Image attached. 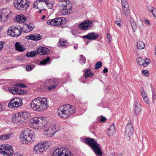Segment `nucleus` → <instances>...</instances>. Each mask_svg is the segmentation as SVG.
<instances>
[{
    "mask_svg": "<svg viewBox=\"0 0 156 156\" xmlns=\"http://www.w3.org/2000/svg\"><path fill=\"white\" fill-rule=\"evenodd\" d=\"M43 118L41 117H35L31 119L29 121L30 126L35 129H44V134L48 136L51 137L54 134L61 129L60 126L58 124H46L43 125Z\"/></svg>",
    "mask_w": 156,
    "mask_h": 156,
    "instance_id": "nucleus-1",
    "label": "nucleus"
},
{
    "mask_svg": "<svg viewBox=\"0 0 156 156\" xmlns=\"http://www.w3.org/2000/svg\"><path fill=\"white\" fill-rule=\"evenodd\" d=\"M20 139L21 142L24 144L32 143L34 139L33 131L29 129H24L20 133Z\"/></svg>",
    "mask_w": 156,
    "mask_h": 156,
    "instance_id": "nucleus-2",
    "label": "nucleus"
},
{
    "mask_svg": "<svg viewBox=\"0 0 156 156\" xmlns=\"http://www.w3.org/2000/svg\"><path fill=\"white\" fill-rule=\"evenodd\" d=\"M75 109L73 106L69 105L60 106L58 108V115L61 117L66 119L69 115L75 112Z\"/></svg>",
    "mask_w": 156,
    "mask_h": 156,
    "instance_id": "nucleus-3",
    "label": "nucleus"
},
{
    "mask_svg": "<svg viewBox=\"0 0 156 156\" xmlns=\"http://www.w3.org/2000/svg\"><path fill=\"white\" fill-rule=\"evenodd\" d=\"M51 146V143L49 142L39 143L34 146L33 148L34 152L37 154H43Z\"/></svg>",
    "mask_w": 156,
    "mask_h": 156,
    "instance_id": "nucleus-4",
    "label": "nucleus"
},
{
    "mask_svg": "<svg viewBox=\"0 0 156 156\" xmlns=\"http://www.w3.org/2000/svg\"><path fill=\"white\" fill-rule=\"evenodd\" d=\"M84 141L87 145L91 147L96 154L100 156L102 155V153L99 145L94 139L86 138L85 139Z\"/></svg>",
    "mask_w": 156,
    "mask_h": 156,
    "instance_id": "nucleus-5",
    "label": "nucleus"
},
{
    "mask_svg": "<svg viewBox=\"0 0 156 156\" xmlns=\"http://www.w3.org/2000/svg\"><path fill=\"white\" fill-rule=\"evenodd\" d=\"M28 117L27 113L17 112L12 115V120L13 122L16 124H22Z\"/></svg>",
    "mask_w": 156,
    "mask_h": 156,
    "instance_id": "nucleus-6",
    "label": "nucleus"
},
{
    "mask_svg": "<svg viewBox=\"0 0 156 156\" xmlns=\"http://www.w3.org/2000/svg\"><path fill=\"white\" fill-rule=\"evenodd\" d=\"M14 6L17 9L23 11L26 10L30 6V3L27 0H14Z\"/></svg>",
    "mask_w": 156,
    "mask_h": 156,
    "instance_id": "nucleus-7",
    "label": "nucleus"
},
{
    "mask_svg": "<svg viewBox=\"0 0 156 156\" xmlns=\"http://www.w3.org/2000/svg\"><path fill=\"white\" fill-rule=\"evenodd\" d=\"M59 83V80L57 78L47 79L44 83L43 86L45 88L51 90L55 89Z\"/></svg>",
    "mask_w": 156,
    "mask_h": 156,
    "instance_id": "nucleus-8",
    "label": "nucleus"
},
{
    "mask_svg": "<svg viewBox=\"0 0 156 156\" xmlns=\"http://www.w3.org/2000/svg\"><path fill=\"white\" fill-rule=\"evenodd\" d=\"M0 153L7 156H11L13 153L12 146L8 144H2L0 146Z\"/></svg>",
    "mask_w": 156,
    "mask_h": 156,
    "instance_id": "nucleus-9",
    "label": "nucleus"
},
{
    "mask_svg": "<svg viewBox=\"0 0 156 156\" xmlns=\"http://www.w3.org/2000/svg\"><path fill=\"white\" fill-rule=\"evenodd\" d=\"M60 5L63 8L61 12L63 15H66L71 13L72 5L69 0H66V1L61 3Z\"/></svg>",
    "mask_w": 156,
    "mask_h": 156,
    "instance_id": "nucleus-10",
    "label": "nucleus"
},
{
    "mask_svg": "<svg viewBox=\"0 0 156 156\" xmlns=\"http://www.w3.org/2000/svg\"><path fill=\"white\" fill-rule=\"evenodd\" d=\"M12 15L10 9L6 8L0 10V21L5 22Z\"/></svg>",
    "mask_w": 156,
    "mask_h": 156,
    "instance_id": "nucleus-11",
    "label": "nucleus"
},
{
    "mask_svg": "<svg viewBox=\"0 0 156 156\" xmlns=\"http://www.w3.org/2000/svg\"><path fill=\"white\" fill-rule=\"evenodd\" d=\"M23 104L22 100L20 98H14L11 99L8 104L10 108L16 109Z\"/></svg>",
    "mask_w": 156,
    "mask_h": 156,
    "instance_id": "nucleus-12",
    "label": "nucleus"
},
{
    "mask_svg": "<svg viewBox=\"0 0 156 156\" xmlns=\"http://www.w3.org/2000/svg\"><path fill=\"white\" fill-rule=\"evenodd\" d=\"M22 33L21 29L19 27H10L8 29V34L11 37H17L20 36Z\"/></svg>",
    "mask_w": 156,
    "mask_h": 156,
    "instance_id": "nucleus-13",
    "label": "nucleus"
},
{
    "mask_svg": "<svg viewBox=\"0 0 156 156\" xmlns=\"http://www.w3.org/2000/svg\"><path fill=\"white\" fill-rule=\"evenodd\" d=\"M39 101V106L40 107V111L47 109L48 107L47 99L45 98H38Z\"/></svg>",
    "mask_w": 156,
    "mask_h": 156,
    "instance_id": "nucleus-14",
    "label": "nucleus"
},
{
    "mask_svg": "<svg viewBox=\"0 0 156 156\" xmlns=\"http://www.w3.org/2000/svg\"><path fill=\"white\" fill-rule=\"evenodd\" d=\"M93 23L91 21L86 20L80 24L78 25L79 28L81 30H88L93 26Z\"/></svg>",
    "mask_w": 156,
    "mask_h": 156,
    "instance_id": "nucleus-15",
    "label": "nucleus"
},
{
    "mask_svg": "<svg viewBox=\"0 0 156 156\" xmlns=\"http://www.w3.org/2000/svg\"><path fill=\"white\" fill-rule=\"evenodd\" d=\"M63 20L61 17H57L52 20H49L47 23L53 26H58L62 24Z\"/></svg>",
    "mask_w": 156,
    "mask_h": 156,
    "instance_id": "nucleus-16",
    "label": "nucleus"
},
{
    "mask_svg": "<svg viewBox=\"0 0 156 156\" xmlns=\"http://www.w3.org/2000/svg\"><path fill=\"white\" fill-rule=\"evenodd\" d=\"M122 10L125 15L128 16L129 13V8L126 0H121Z\"/></svg>",
    "mask_w": 156,
    "mask_h": 156,
    "instance_id": "nucleus-17",
    "label": "nucleus"
},
{
    "mask_svg": "<svg viewBox=\"0 0 156 156\" xmlns=\"http://www.w3.org/2000/svg\"><path fill=\"white\" fill-rule=\"evenodd\" d=\"M30 106L34 110L40 112V107L39 106V101L38 98L32 100L31 102Z\"/></svg>",
    "mask_w": 156,
    "mask_h": 156,
    "instance_id": "nucleus-18",
    "label": "nucleus"
},
{
    "mask_svg": "<svg viewBox=\"0 0 156 156\" xmlns=\"http://www.w3.org/2000/svg\"><path fill=\"white\" fill-rule=\"evenodd\" d=\"M133 124L131 123L128 124L126 128L125 135L129 138L130 136L133 134Z\"/></svg>",
    "mask_w": 156,
    "mask_h": 156,
    "instance_id": "nucleus-19",
    "label": "nucleus"
},
{
    "mask_svg": "<svg viewBox=\"0 0 156 156\" xmlns=\"http://www.w3.org/2000/svg\"><path fill=\"white\" fill-rule=\"evenodd\" d=\"M98 34L94 32L88 33L87 35L83 36V38L90 40H95L98 37Z\"/></svg>",
    "mask_w": 156,
    "mask_h": 156,
    "instance_id": "nucleus-20",
    "label": "nucleus"
},
{
    "mask_svg": "<svg viewBox=\"0 0 156 156\" xmlns=\"http://www.w3.org/2000/svg\"><path fill=\"white\" fill-rule=\"evenodd\" d=\"M137 64L140 66H143L145 67L150 62V60L148 58H146L144 60L141 58H138L136 59Z\"/></svg>",
    "mask_w": 156,
    "mask_h": 156,
    "instance_id": "nucleus-21",
    "label": "nucleus"
},
{
    "mask_svg": "<svg viewBox=\"0 0 156 156\" xmlns=\"http://www.w3.org/2000/svg\"><path fill=\"white\" fill-rule=\"evenodd\" d=\"M10 92L14 94H23L24 91L16 87H11L9 88Z\"/></svg>",
    "mask_w": 156,
    "mask_h": 156,
    "instance_id": "nucleus-22",
    "label": "nucleus"
},
{
    "mask_svg": "<svg viewBox=\"0 0 156 156\" xmlns=\"http://www.w3.org/2000/svg\"><path fill=\"white\" fill-rule=\"evenodd\" d=\"M134 108L135 113L136 115H137L140 113L141 109V106L138 101H135Z\"/></svg>",
    "mask_w": 156,
    "mask_h": 156,
    "instance_id": "nucleus-23",
    "label": "nucleus"
},
{
    "mask_svg": "<svg viewBox=\"0 0 156 156\" xmlns=\"http://www.w3.org/2000/svg\"><path fill=\"white\" fill-rule=\"evenodd\" d=\"M62 156H73L72 153L66 148L61 147Z\"/></svg>",
    "mask_w": 156,
    "mask_h": 156,
    "instance_id": "nucleus-24",
    "label": "nucleus"
},
{
    "mask_svg": "<svg viewBox=\"0 0 156 156\" xmlns=\"http://www.w3.org/2000/svg\"><path fill=\"white\" fill-rule=\"evenodd\" d=\"M37 52L40 55H47L49 53V49L45 47H40L37 49Z\"/></svg>",
    "mask_w": 156,
    "mask_h": 156,
    "instance_id": "nucleus-25",
    "label": "nucleus"
},
{
    "mask_svg": "<svg viewBox=\"0 0 156 156\" xmlns=\"http://www.w3.org/2000/svg\"><path fill=\"white\" fill-rule=\"evenodd\" d=\"M15 49L20 52H23L26 50V48L20 42H16L15 44Z\"/></svg>",
    "mask_w": 156,
    "mask_h": 156,
    "instance_id": "nucleus-26",
    "label": "nucleus"
},
{
    "mask_svg": "<svg viewBox=\"0 0 156 156\" xmlns=\"http://www.w3.org/2000/svg\"><path fill=\"white\" fill-rule=\"evenodd\" d=\"M26 18L23 15H18L16 16V20L20 23H23L26 20Z\"/></svg>",
    "mask_w": 156,
    "mask_h": 156,
    "instance_id": "nucleus-27",
    "label": "nucleus"
},
{
    "mask_svg": "<svg viewBox=\"0 0 156 156\" xmlns=\"http://www.w3.org/2000/svg\"><path fill=\"white\" fill-rule=\"evenodd\" d=\"M61 148L56 149L52 153V156H62Z\"/></svg>",
    "mask_w": 156,
    "mask_h": 156,
    "instance_id": "nucleus-28",
    "label": "nucleus"
},
{
    "mask_svg": "<svg viewBox=\"0 0 156 156\" xmlns=\"http://www.w3.org/2000/svg\"><path fill=\"white\" fill-rule=\"evenodd\" d=\"M115 130V126L114 124H113L110 126L108 129V135L109 136H112Z\"/></svg>",
    "mask_w": 156,
    "mask_h": 156,
    "instance_id": "nucleus-29",
    "label": "nucleus"
},
{
    "mask_svg": "<svg viewBox=\"0 0 156 156\" xmlns=\"http://www.w3.org/2000/svg\"><path fill=\"white\" fill-rule=\"evenodd\" d=\"M148 10L152 13L154 18H156V8L150 6L148 7Z\"/></svg>",
    "mask_w": 156,
    "mask_h": 156,
    "instance_id": "nucleus-30",
    "label": "nucleus"
},
{
    "mask_svg": "<svg viewBox=\"0 0 156 156\" xmlns=\"http://www.w3.org/2000/svg\"><path fill=\"white\" fill-rule=\"evenodd\" d=\"M28 27H29V25L27 24H24L22 27H21L20 26H19L22 33V32L26 33L29 32V30H28Z\"/></svg>",
    "mask_w": 156,
    "mask_h": 156,
    "instance_id": "nucleus-31",
    "label": "nucleus"
},
{
    "mask_svg": "<svg viewBox=\"0 0 156 156\" xmlns=\"http://www.w3.org/2000/svg\"><path fill=\"white\" fill-rule=\"evenodd\" d=\"M68 44L64 40L60 39L58 44V46L59 47L64 48Z\"/></svg>",
    "mask_w": 156,
    "mask_h": 156,
    "instance_id": "nucleus-32",
    "label": "nucleus"
},
{
    "mask_svg": "<svg viewBox=\"0 0 156 156\" xmlns=\"http://www.w3.org/2000/svg\"><path fill=\"white\" fill-rule=\"evenodd\" d=\"M38 52L37 49L36 51H32L26 53V55L28 57H33L35 56Z\"/></svg>",
    "mask_w": 156,
    "mask_h": 156,
    "instance_id": "nucleus-33",
    "label": "nucleus"
},
{
    "mask_svg": "<svg viewBox=\"0 0 156 156\" xmlns=\"http://www.w3.org/2000/svg\"><path fill=\"white\" fill-rule=\"evenodd\" d=\"M136 46L138 49H142L145 47V44L142 41H139L137 42Z\"/></svg>",
    "mask_w": 156,
    "mask_h": 156,
    "instance_id": "nucleus-34",
    "label": "nucleus"
},
{
    "mask_svg": "<svg viewBox=\"0 0 156 156\" xmlns=\"http://www.w3.org/2000/svg\"><path fill=\"white\" fill-rule=\"evenodd\" d=\"M94 75V74L92 73L90 69H86L85 70V79L89 76H90L91 78H92V76Z\"/></svg>",
    "mask_w": 156,
    "mask_h": 156,
    "instance_id": "nucleus-35",
    "label": "nucleus"
},
{
    "mask_svg": "<svg viewBox=\"0 0 156 156\" xmlns=\"http://www.w3.org/2000/svg\"><path fill=\"white\" fill-rule=\"evenodd\" d=\"M130 22L131 27L134 31V30L137 28L136 23L133 20H130Z\"/></svg>",
    "mask_w": 156,
    "mask_h": 156,
    "instance_id": "nucleus-36",
    "label": "nucleus"
},
{
    "mask_svg": "<svg viewBox=\"0 0 156 156\" xmlns=\"http://www.w3.org/2000/svg\"><path fill=\"white\" fill-rule=\"evenodd\" d=\"M50 57H47L45 59L40 62V63L41 65H46L47 63L50 61Z\"/></svg>",
    "mask_w": 156,
    "mask_h": 156,
    "instance_id": "nucleus-37",
    "label": "nucleus"
},
{
    "mask_svg": "<svg viewBox=\"0 0 156 156\" xmlns=\"http://www.w3.org/2000/svg\"><path fill=\"white\" fill-rule=\"evenodd\" d=\"M80 57H81V58L80 61V63L81 64H85L86 62V59L82 55H80Z\"/></svg>",
    "mask_w": 156,
    "mask_h": 156,
    "instance_id": "nucleus-38",
    "label": "nucleus"
},
{
    "mask_svg": "<svg viewBox=\"0 0 156 156\" xmlns=\"http://www.w3.org/2000/svg\"><path fill=\"white\" fill-rule=\"evenodd\" d=\"M34 41L39 40L41 39V36L37 34H34Z\"/></svg>",
    "mask_w": 156,
    "mask_h": 156,
    "instance_id": "nucleus-39",
    "label": "nucleus"
},
{
    "mask_svg": "<svg viewBox=\"0 0 156 156\" xmlns=\"http://www.w3.org/2000/svg\"><path fill=\"white\" fill-rule=\"evenodd\" d=\"M102 66V63L100 61L97 62L95 65V69H98L101 68Z\"/></svg>",
    "mask_w": 156,
    "mask_h": 156,
    "instance_id": "nucleus-40",
    "label": "nucleus"
},
{
    "mask_svg": "<svg viewBox=\"0 0 156 156\" xmlns=\"http://www.w3.org/2000/svg\"><path fill=\"white\" fill-rule=\"evenodd\" d=\"M34 34H31L29 36L26 37L25 38L28 40H31L34 41Z\"/></svg>",
    "mask_w": 156,
    "mask_h": 156,
    "instance_id": "nucleus-41",
    "label": "nucleus"
},
{
    "mask_svg": "<svg viewBox=\"0 0 156 156\" xmlns=\"http://www.w3.org/2000/svg\"><path fill=\"white\" fill-rule=\"evenodd\" d=\"M156 99V95L155 92L154 91H152V102L153 103H154Z\"/></svg>",
    "mask_w": 156,
    "mask_h": 156,
    "instance_id": "nucleus-42",
    "label": "nucleus"
},
{
    "mask_svg": "<svg viewBox=\"0 0 156 156\" xmlns=\"http://www.w3.org/2000/svg\"><path fill=\"white\" fill-rule=\"evenodd\" d=\"M48 0H37L35 2L33 5L34 7V8L36 7L35 5L36 4H38V2H44V3L47 1Z\"/></svg>",
    "mask_w": 156,
    "mask_h": 156,
    "instance_id": "nucleus-43",
    "label": "nucleus"
},
{
    "mask_svg": "<svg viewBox=\"0 0 156 156\" xmlns=\"http://www.w3.org/2000/svg\"><path fill=\"white\" fill-rule=\"evenodd\" d=\"M15 86L20 88H24L26 87L25 85L21 83H16V84Z\"/></svg>",
    "mask_w": 156,
    "mask_h": 156,
    "instance_id": "nucleus-44",
    "label": "nucleus"
},
{
    "mask_svg": "<svg viewBox=\"0 0 156 156\" xmlns=\"http://www.w3.org/2000/svg\"><path fill=\"white\" fill-rule=\"evenodd\" d=\"M45 3L47 5L48 7L49 8H51L52 7V3H51L49 2V0H48L46 2H45Z\"/></svg>",
    "mask_w": 156,
    "mask_h": 156,
    "instance_id": "nucleus-45",
    "label": "nucleus"
},
{
    "mask_svg": "<svg viewBox=\"0 0 156 156\" xmlns=\"http://www.w3.org/2000/svg\"><path fill=\"white\" fill-rule=\"evenodd\" d=\"M142 72L144 75L146 76H148L149 75V72L147 70H143Z\"/></svg>",
    "mask_w": 156,
    "mask_h": 156,
    "instance_id": "nucleus-46",
    "label": "nucleus"
},
{
    "mask_svg": "<svg viewBox=\"0 0 156 156\" xmlns=\"http://www.w3.org/2000/svg\"><path fill=\"white\" fill-rule=\"evenodd\" d=\"M5 135V137L6 138V139L7 140L12 137L14 136V134L13 133H11L9 134Z\"/></svg>",
    "mask_w": 156,
    "mask_h": 156,
    "instance_id": "nucleus-47",
    "label": "nucleus"
},
{
    "mask_svg": "<svg viewBox=\"0 0 156 156\" xmlns=\"http://www.w3.org/2000/svg\"><path fill=\"white\" fill-rule=\"evenodd\" d=\"M5 135V137L6 138V139L7 140L12 137L14 136V134L13 133H11L9 134Z\"/></svg>",
    "mask_w": 156,
    "mask_h": 156,
    "instance_id": "nucleus-48",
    "label": "nucleus"
},
{
    "mask_svg": "<svg viewBox=\"0 0 156 156\" xmlns=\"http://www.w3.org/2000/svg\"><path fill=\"white\" fill-rule=\"evenodd\" d=\"M5 135H0V140H6Z\"/></svg>",
    "mask_w": 156,
    "mask_h": 156,
    "instance_id": "nucleus-49",
    "label": "nucleus"
},
{
    "mask_svg": "<svg viewBox=\"0 0 156 156\" xmlns=\"http://www.w3.org/2000/svg\"><path fill=\"white\" fill-rule=\"evenodd\" d=\"M143 98V100L146 103H147V104H149V101L148 100V97H146L144 98Z\"/></svg>",
    "mask_w": 156,
    "mask_h": 156,
    "instance_id": "nucleus-50",
    "label": "nucleus"
},
{
    "mask_svg": "<svg viewBox=\"0 0 156 156\" xmlns=\"http://www.w3.org/2000/svg\"><path fill=\"white\" fill-rule=\"evenodd\" d=\"M141 94L143 98L147 97L146 93L144 91L141 90Z\"/></svg>",
    "mask_w": 156,
    "mask_h": 156,
    "instance_id": "nucleus-51",
    "label": "nucleus"
},
{
    "mask_svg": "<svg viewBox=\"0 0 156 156\" xmlns=\"http://www.w3.org/2000/svg\"><path fill=\"white\" fill-rule=\"evenodd\" d=\"M26 69L27 71H30L32 69L31 68V66L29 65H27L26 67Z\"/></svg>",
    "mask_w": 156,
    "mask_h": 156,
    "instance_id": "nucleus-52",
    "label": "nucleus"
},
{
    "mask_svg": "<svg viewBox=\"0 0 156 156\" xmlns=\"http://www.w3.org/2000/svg\"><path fill=\"white\" fill-rule=\"evenodd\" d=\"M107 37L108 39L109 43H110L111 42L112 37L110 36V35L108 34V33H107Z\"/></svg>",
    "mask_w": 156,
    "mask_h": 156,
    "instance_id": "nucleus-53",
    "label": "nucleus"
},
{
    "mask_svg": "<svg viewBox=\"0 0 156 156\" xmlns=\"http://www.w3.org/2000/svg\"><path fill=\"white\" fill-rule=\"evenodd\" d=\"M106 120V118L102 116L100 118V122H104Z\"/></svg>",
    "mask_w": 156,
    "mask_h": 156,
    "instance_id": "nucleus-54",
    "label": "nucleus"
},
{
    "mask_svg": "<svg viewBox=\"0 0 156 156\" xmlns=\"http://www.w3.org/2000/svg\"><path fill=\"white\" fill-rule=\"evenodd\" d=\"M115 23L118 26H119V27H121V25L120 24V21H116Z\"/></svg>",
    "mask_w": 156,
    "mask_h": 156,
    "instance_id": "nucleus-55",
    "label": "nucleus"
},
{
    "mask_svg": "<svg viewBox=\"0 0 156 156\" xmlns=\"http://www.w3.org/2000/svg\"><path fill=\"white\" fill-rule=\"evenodd\" d=\"M28 30H29V32L31 31L34 28L32 27V26L30 25H29V27L28 28Z\"/></svg>",
    "mask_w": 156,
    "mask_h": 156,
    "instance_id": "nucleus-56",
    "label": "nucleus"
},
{
    "mask_svg": "<svg viewBox=\"0 0 156 156\" xmlns=\"http://www.w3.org/2000/svg\"><path fill=\"white\" fill-rule=\"evenodd\" d=\"M144 23L146 24L150 25V22L147 19H145L144 20Z\"/></svg>",
    "mask_w": 156,
    "mask_h": 156,
    "instance_id": "nucleus-57",
    "label": "nucleus"
},
{
    "mask_svg": "<svg viewBox=\"0 0 156 156\" xmlns=\"http://www.w3.org/2000/svg\"><path fill=\"white\" fill-rule=\"evenodd\" d=\"M4 43L3 42H0V51L2 50Z\"/></svg>",
    "mask_w": 156,
    "mask_h": 156,
    "instance_id": "nucleus-58",
    "label": "nucleus"
},
{
    "mask_svg": "<svg viewBox=\"0 0 156 156\" xmlns=\"http://www.w3.org/2000/svg\"><path fill=\"white\" fill-rule=\"evenodd\" d=\"M108 69L107 68H106L104 69L103 71V72L104 73H106L108 72Z\"/></svg>",
    "mask_w": 156,
    "mask_h": 156,
    "instance_id": "nucleus-59",
    "label": "nucleus"
},
{
    "mask_svg": "<svg viewBox=\"0 0 156 156\" xmlns=\"http://www.w3.org/2000/svg\"><path fill=\"white\" fill-rule=\"evenodd\" d=\"M3 108L2 106L0 104V111H1L3 110Z\"/></svg>",
    "mask_w": 156,
    "mask_h": 156,
    "instance_id": "nucleus-60",
    "label": "nucleus"
},
{
    "mask_svg": "<svg viewBox=\"0 0 156 156\" xmlns=\"http://www.w3.org/2000/svg\"><path fill=\"white\" fill-rule=\"evenodd\" d=\"M59 1L62 3L66 1V0H59Z\"/></svg>",
    "mask_w": 156,
    "mask_h": 156,
    "instance_id": "nucleus-61",
    "label": "nucleus"
},
{
    "mask_svg": "<svg viewBox=\"0 0 156 156\" xmlns=\"http://www.w3.org/2000/svg\"><path fill=\"white\" fill-rule=\"evenodd\" d=\"M14 156H22V155H21L20 154H17V155H14Z\"/></svg>",
    "mask_w": 156,
    "mask_h": 156,
    "instance_id": "nucleus-62",
    "label": "nucleus"
},
{
    "mask_svg": "<svg viewBox=\"0 0 156 156\" xmlns=\"http://www.w3.org/2000/svg\"><path fill=\"white\" fill-rule=\"evenodd\" d=\"M45 16H42V18L41 19H42V20H43V19H44L45 18Z\"/></svg>",
    "mask_w": 156,
    "mask_h": 156,
    "instance_id": "nucleus-63",
    "label": "nucleus"
},
{
    "mask_svg": "<svg viewBox=\"0 0 156 156\" xmlns=\"http://www.w3.org/2000/svg\"><path fill=\"white\" fill-rule=\"evenodd\" d=\"M155 55H156V48H155Z\"/></svg>",
    "mask_w": 156,
    "mask_h": 156,
    "instance_id": "nucleus-64",
    "label": "nucleus"
}]
</instances>
